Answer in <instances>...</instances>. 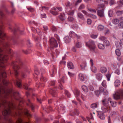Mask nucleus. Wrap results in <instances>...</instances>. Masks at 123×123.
<instances>
[{"label":"nucleus","instance_id":"f257e3e1","mask_svg":"<svg viewBox=\"0 0 123 123\" xmlns=\"http://www.w3.org/2000/svg\"><path fill=\"white\" fill-rule=\"evenodd\" d=\"M1 88H0V93H2L4 92L5 95H7L9 93L11 95L14 94V92H13L12 90H9L6 91L2 90ZM1 102L3 105L5 106V108L2 112V115L4 116H7L10 113V109L11 108H15V106L12 104L11 102H8L6 100L0 101V107L1 104Z\"/></svg>","mask_w":123,"mask_h":123},{"label":"nucleus","instance_id":"f03ea898","mask_svg":"<svg viewBox=\"0 0 123 123\" xmlns=\"http://www.w3.org/2000/svg\"><path fill=\"white\" fill-rule=\"evenodd\" d=\"M102 101L103 104L107 107L109 106L110 104L113 107H115L116 106V102L114 103L111 101V99L110 98H109L108 100H107L106 99H105L103 100Z\"/></svg>","mask_w":123,"mask_h":123},{"label":"nucleus","instance_id":"7ed1b4c3","mask_svg":"<svg viewBox=\"0 0 123 123\" xmlns=\"http://www.w3.org/2000/svg\"><path fill=\"white\" fill-rule=\"evenodd\" d=\"M86 46L89 47L91 50H94L96 47L94 42L92 40H90L86 42Z\"/></svg>","mask_w":123,"mask_h":123},{"label":"nucleus","instance_id":"20e7f679","mask_svg":"<svg viewBox=\"0 0 123 123\" xmlns=\"http://www.w3.org/2000/svg\"><path fill=\"white\" fill-rule=\"evenodd\" d=\"M7 59L6 55H4L0 53V66L3 68L4 67V63Z\"/></svg>","mask_w":123,"mask_h":123},{"label":"nucleus","instance_id":"39448f33","mask_svg":"<svg viewBox=\"0 0 123 123\" xmlns=\"http://www.w3.org/2000/svg\"><path fill=\"white\" fill-rule=\"evenodd\" d=\"M22 62L21 61L20 62L18 63H17L15 62H13L12 64V66L13 67V68L14 69L15 71V74L16 76H17V75L18 73L16 69L17 68H18L19 67H18L17 65H18V66H21L23 64Z\"/></svg>","mask_w":123,"mask_h":123},{"label":"nucleus","instance_id":"423d86ee","mask_svg":"<svg viewBox=\"0 0 123 123\" xmlns=\"http://www.w3.org/2000/svg\"><path fill=\"white\" fill-rule=\"evenodd\" d=\"M120 95L123 96V90L120 89L118 92H116L113 95L114 98L116 100L119 99L120 97Z\"/></svg>","mask_w":123,"mask_h":123},{"label":"nucleus","instance_id":"0eeeda50","mask_svg":"<svg viewBox=\"0 0 123 123\" xmlns=\"http://www.w3.org/2000/svg\"><path fill=\"white\" fill-rule=\"evenodd\" d=\"M50 48L51 49L54 47H56L58 45L55 39L54 38H52L49 41Z\"/></svg>","mask_w":123,"mask_h":123},{"label":"nucleus","instance_id":"6e6552de","mask_svg":"<svg viewBox=\"0 0 123 123\" xmlns=\"http://www.w3.org/2000/svg\"><path fill=\"white\" fill-rule=\"evenodd\" d=\"M3 47L5 48H7V52L8 53H11V50L9 48V45L8 43H5L3 44Z\"/></svg>","mask_w":123,"mask_h":123},{"label":"nucleus","instance_id":"1a4fd4ad","mask_svg":"<svg viewBox=\"0 0 123 123\" xmlns=\"http://www.w3.org/2000/svg\"><path fill=\"white\" fill-rule=\"evenodd\" d=\"M98 117L101 119L103 120L105 118L104 115L103 113L100 111L98 112Z\"/></svg>","mask_w":123,"mask_h":123},{"label":"nucleus","instance_id":"9d476101","mask_svg":"<svg viewBox=\"0 0 123 123\" xmlns=\"http://www.w3.org/2000/svg\"><path fill=\"white\" fill-rule=\"evenodd\" d=\"M104 10H98L97 12L98 15L100 17H103L104 16Z\"/></svg>","mask_w":123,"mask_h":123},{"label":"nucleus","instance_id":"9b49d317","mask_svg":"<svg viewBox=\"0 0 123 123\" xmlns=\"http://www.w3.org/2000/svg\"><path fill=\"white\" fill-rule=\"evenodd\" d=\"M98 47L99 49H104L105 48V46L104 44L101 43H99L98 44Z\"/></svg>","mask_w":123,"mask_h":123},{"label":"nucleus","instance_id":"f8f14e48","mask_svg":"<svg viewBox=\"0 0 123 123\" xmlns=\"http://www.w3.org/2000/svg\"><path fill=\"white\" fill-rule=\"evenodd\" d=\"M68 67L70 69H73L74 67L73 64L71 62H69L68 64Z\"/></svg>","mask_w":123,"mask_h":123},{"label":"nucleus","instance_id":"ddd939ff","mask_svg":"<svg viewBox=\"0 0 123 123\" xmlns=\"http://www.w3.org/2000/svg\"><path fill=\"white\" fill-rule=\"evenodd\" d=\"M79 78L80 80L82 81L84 80V78L83 75L81 73H80L79 75Z\"/></svg>","mask_w":123,"mask_h":123},{"label":"nucleus","instance_id":"4468645a","mask_svg":"<svg viewBox=\"0 0 123 123\" xmlns=\"http://www.w3.org/2000/svg\"><path fill=\"white\" fill-rule=\"evenodd\" d=\"M115 44L116 47L118 48H120L122 46V44L121 42H119L118 41H116L115 42Z\"/></svg>","mask_w":123,"mask_h":123},{"label":"nucleus","instance_id":"2eb2a0df","mask_svg":"<svg viewBox=\"0 0 123 123\" xmlns=\"http://www.w3.org/2000/svg\"><path fill=\"white\" fill-rule=\"evenodd\" d=\"M5 34L2 33L1 31V28L0 27V38L3 39V37L5 36Z\"/></svg>","mask_w":123,"mask_h":123},{"label":"nucleus","instance_id":"dca6fc26","mask_svg":"<svg viewBox=\"0 0 123 123\" xmlns=\"http://www.w3.org/2000/svg\"><path fill=\"white\" fill-rule=\"evenodd\" d=\"M120 84V81L118 80H116L114 82V84L115 87H117L119 86Z\"/></svg>","mask_w":123,"mask_h":123},{"label":"nucleus","instance_id":"f3484780","mask_svg":"<svg viewBox=\"0 0 123 123\" xmlns=\"http://www.w3.org/2000/svg\"><path fill=\"white\" fill-rule=\"evenodd\" d=\"M64 40L65 42L67 43H68L70 41V39L68 36H66L64 37Z\"/></svg>","mask_w":123,"mask_h":123},{"label":"nucleus","instance_id":"a211bd4d","mask_svg":"<svg viewBox=\"0 0 123 123\" xmlns=\"http://www.w3.org/2000/svg\"><path fill=\"white\" fill-rule=\"evenodd\" d=\"M82 90L85 92H87L88 91V88L87 87L83 85L82 86Z\"/></svg>","mask_w":123,"mask_h":123},{"label":"nucleus","instance_id":"6ab92c4d","mask_svg":"<svg viewBox=\"0 0 123 123\" xmlns=\"http://www.w3.org/2000/svg\"><path fill=\"white\" fill-rule=\"evenodd\" d=\"M99 39L100 40L103 41L104 42L107 39V38L104 36H100Z\"/></svg>","mask_w":123,"mask_h":123},{"label":"nucleus","instance_id":"aec40b11","mask_svg":"<svg viewBox=\"0 0 123 123\" xmlns=\"http://www.w3.org/2000/svg\"><path fill=\"white\" fill-rule=\"evenodd\" d=\"M100 70L102 73H104L106 72L107 69L105 67H102L101 68Z\"/></svg>","mask_w":123,"mask_h":123},{"label":"nucleus","instance_id":"412c9836","mask_svg":"<svg viewBox=\"0 0 123 123\" xmlns=\"http://www.w3.org/2000/svg\"><path fill=\"white\" fill-rule=\"evenodd\" d=\"M24 113L28 117H30L31 116V115L29 113L27 109H25L24 111Z\"/></svg>","mask_w":123,"mask_h":123},{"label":"nucleus","instance_id":"4be33fe9","mask_svg":"<svg viewBox=\"0 0 123 123\" xmlns=\"http://www.w3.org/2000/svg\"><path fill=\"white\" fill-rule=\"evenodd\" d=\"M119 20L117 19H114L112 20V22L115 24H117L118 23Z\"/></svg>","mask_w":123,"mask_h":123},{"label":"nucleus","instance_id":"5701e85b","mask_svg":"<svg viewBox=\"0 0 123 123\" xmlns=\"http://www.w3.org/2000/svg\"><path fill=\"white\" fill-rule=\"evenodd\" d=\"M98 30L101 31L104 28V26L102 25H100L98 26Z\"/></svg>","mask_w":123,"mask_h":123},{"label":"nucleus","instance_id":"b1692460","mask_svg":"<svg viewBox=\"0 0 123 123\" xmlns=\"http://www.w3.org/2000/svg\"><path fill=\"white\" fill-rule=\"evenodd\" d=\"M88 10L89 12L92 13H96V11L95 10L91 8L88 9Z\"/></svg>","mask_w":123,"mask_h":123},{"label":"nucleus","instance_id":"393cba45","mask_svg":"<svg viewBox=\"0 0 123 123\" xmlns=\"http://www.w3.org/2000/svg\"><path fill=\"white\" fill-rule=\"evenodd\" d=\"M116 54L118 56H120L121 55V52L119 50L117 49L116 50Z\"/></svg>","mask_w":123,"mask_h":123},{"label":"nucleus","instance_id":"a878e982","mask_svg":"<svg viewBox=\"0 0 123 123\" xmlns=\"http://www.w3.org/2000/svg\"><path fill=\"white\" fill-rule=\"evenodd\" d=\"M108 13L109 17H111L112 16L113 14V12L112 10H110L108 11Z\"/></svg>","mask_w":123,"mask_h":123},{"label":"nucleus","instance_id":"bb28decb","mask_svg":"<svg viewBox=\"0 0 123 123\" xmlns=\"http://www.w3.org/2000/svg\"><path fill=\"white\" fill-rule=\"evenodd\" d=\"M70 36L71 37H74L76 36V34L73 32H71L69 33Z\"/></svg>","mask_w":123,"mask_h":123},{"label":"nucleus","instance_id":"cd10ccee","mask_svg":"<svg viewBox=\"0 0 123 123\" xmlns=\"http://www.w3.org/2000/svg\"><path fill=\"white\" fill-rule=\"evenodd\" d=\"M16 84L18 87H20L21 86V80H20L17 81Z\"/></svg>","mask_w":123,"mask_h":123},{"label":"nucleus","instance_id":"c85d7f7f","mask_svg":"<svg viewBox=\"0 0 123 123\" xmlns=\"http://www.w3.org/2000/svg\"><path fill=\"white\" fill-rule=\"evenodd\" d=\"M91 106L92 108L94 109L97 108V105L96 103H93L91 104Z\"/></svg>","mask_w":123,"mask_h":123},{"label":"nucleus","instance_id":"c756f323","mask_svg":"<svg viewBox=\"0 0 123 123\" xmlns=\"http://www.w3.org/2000/svg\"><path fill=\"white\" fill-rule=\"evenodd\" d=\"M64 16L65 15L64 14H61V16L59 17V18L61 20L63 21L65 19Z\"/></svg>","mask_w":123,"mask_h":123},{"label":"nucleus","instance_id":"7c9ffc66","mask_svg":"<svg viewBox=\"0 0 123 123\" xmlns=\"http://www.w3.org/2000/svg\"><path fill=\"white\" fill-rule=\"evenodd\" d=\"M104 34L105 35H107L109 34L110 32L109 30L107 29H105L104 31Z\"/></svg>","mask_w":123,"mask_h":123},{"label":"nucleus","instance_id":"2f4dec72","mask_svg":"<svg viewBox=\"0 0 123 123\" xmlns=\"http://www.w3.org/2000/svg\"><path fill=\"white\" fill-rule=\"evenodd\" d=\"M16 123H24L22 121V120L20 118H19L16 121Z\"/></svg>","mask_w":123,"mask_h":123},{"label":"nucleus","instance_id":"473e14b6","mask_svg":"<svg viewBox=\"0 0 123 123\" xmlns=\"http://www.w3.org/2000/svg\"><path fill=\"white\" fill-rule=\"evenodd\" d=\"M117 14L118 15H120L122 14L123 13V11H118L116 12Z\"/></svg>","mask_w":123,"mask_h":123},{"label":"nucleus","instance_id":"72a5a7b5","mask_svg":"<svg viewBox=\"0 0 123 123\" xmlns=\"http://www.w3.org/2000/svg\"><path fill=\"white\" fill-rule=\"evenodd\" d=\"M104 43V44L106 45V46H109L110 44L109 42L107 40V39L105 41Z\"/></svg>","mask_w":123,"mask_h":123},{"label":"nucleus","instance_id":"f704fd0d","mask_svg":"<svg viewBox=\"0 0 123 123\" xmlns=\"http://www.w3.org/2000/svg\"><path fill=\"white\" fill-rule=\"evenodd\" d=\"M115 73L118 75H119L120 74V71L119 68H118L116 69L115 71Z\"/></svg>","mask_w":123,"mask_h":123},{"label":"nucleus","instance_id":"c9c22d12","mask_svg":"<svg viewBox=\"0 0 123 123\" xmlns=\"http://www.w3.org/2000/svg\"><path fill=\"white\" fill-rule=\"evenodd\" d=\"M68 19L69 21L70 22L73 21L74 20V18L71 17H69L68 18Z\"/></svg>","mask_w":123,"mask_h":123},{"label":"nucleus","instance_id":"e433bc0d","mask_svg":"<svg viewBox=\"0 0 123 123\" xmlns=\"http://www.w3.org/2000/svg\"><path fill=\"white\" fill-rule=\"evenodd\" d=\"M76 47L78 48H80L81 46V43L79 42H77L76 44Z\"/></svg>","mask_w":123,"mask_h":123},{"label":"nucleus","instance_id":"4c0bfd02","mask_svg":"<svg viewBox=\"0 0 123 123\" xmlns=\"http://www.w3.org/2000/svg\"><path fill=\"white\" fill-rule=\"evenodd\" d=\"M91 69L92 71L94 72H95L97 70L96 68L94 66H92Z\"/></svg>","mask_w":123,"mask_h":123},{"label":"nucleus","instance_id":"58836bf2","mask_svg":"<svg viewBox=\"0 0 123 123\" xmlns=\"http://www.w3.org/2000/svg\"><path fill=\"white\" fill-rule=\"evenodd\" d=\"M50 12L53 15H55L58 14V13L56 12H54L52 11H50Z\"/></svg>","mask_w":123,"mask_h":123},{"label":"nucleus","instance_id":"ea45409f","mask_svg":"<svg viewBox=\"0 0 123 123\" xmlns=\"http://www.w3.org/2000/svg\"><path fill=\"white\" fill-rule=\"evenodd\" d=\"M87 23L88 25H91L92 23L91 20L89 19H88L87 21Z\"/></svg>","mask_w":123,"mask_h":123},{"label":"nucleus","instance_id":"a19ab883","mask_svg":"<svg viewBox=\"0 0 123 123\" xmlns=\"http://www.w3.org/2000/svg\"><path fill=\"white\" fill-rule=\"evenodd\" d=\"M85 7V6L83 4L81 5L80 6L79 8V10H80L82 9H84Z\"/></svg>","mask_w":123,"mask_h":123},{"label":"nucleus","instance_id":"79ce46f5","mask_svg":"<svg viewBox=\"0 0 123 123\" xmlns=\"http://www.w3.org/2000/svg\"><path fill=\"white\" fill-rule=\"evenodd\" d=\"M119 26L120 28H123V22H120L119 24Z\"/></svg>","mask_w":123,"mask_h":123},{"label":"nucleus","instance_id":"37998d69","mask_svg":"<svg viewBox=\"0 0 123 123\" xmlns=\"http://www.w3.org/2000/svg\"><path fill=\"white\" fill-rule=\"evenodd\" d=\"M104 90L103 87H100L99 88V91L100 92H103L104 91Z\"/></svg>","mask_w":123,"mask_h":123},{"label":"nucleus","instance_id":"c03bdc74","mask_svg":"<svg viewBox=\"0 0 123 123\" xmlns=\"http://www.w3.org/2000/svg\"><path fill=\"white\" fill-rule=\"evenodd\" d=\"M65 93L66 95L68 97H69L70 96V93L67 91H66L65 92Z\"/></svg>","mask_w":123,"mask_h":123},{"label":"nucleus","instance_id":"a18cd8bd","mask_svg":"<svg viewBox=\"0 0 123 123\" xmlns=\"http://www.w3.org/2000/svg\"><path fill=\"white\" fill-rule=\"evenodd\" d=\"M71 5V4L69 2H68L65 4V5L67 7H69Z\"/></svg>","mask_w":123,"mask_h":123},{"label":"nucleus","instance_id":"49530a36","mask_svg":"<svg viewBox=\"0 0 123 123\" xmlns=\"http://www.w3.org/2000/svg\"><path fill=\"white\" fill-rule=\"evenodd\" d=\"M100 93V92L99 91H96L95 92L97 96H99Z\"/></svg>","mask_w":123,"mask_h":123},{"label":"nucleus","instance_id":"de8ad7c7","mask_svg":"<svg viewBox=\"0 0 123 123\" xmlns=\"http://www.w3.org/2000/svg\"><path fill=\"white\" fill-rule=\"evenodd\" d=\"M102 86L104 87H105L106 86V82L105 81H104L102 84Z\"/></svg>","mask_w":123,"mask_h":123},{"label":"nucleus","instance_id":"09e8293b","mask_svg":"<svg viewBox=\"0 0 123 123\" xmlns=\"http://www.w3.org/2000/svg\"><path fill=\"white\" fill-rule=\"evenodd\" d=\"M89 88L90 90L92 91H93L94 90V88L93 86L90 85L89 87Z\"/></svg>","mask_w":123,"mask_h":123},{"label":"nucleus","instance_id":"8fccbe9b","mask_svg":"<svg viewBox=\"0 0 123 123\" xmlns=\"http://www.w3.org/2000/svg\"><path fill=\"white\" fill-rule=\"evenodd\" d=\"M115 3L114 0H111L110 2V4L111 5L114 4Z\"/></svg>","mask_w":123,"mask_h":123},{"label":"nucleus","instance_id":"3c124183","mask_svg":"<svg viewBox=\"0 0 123 123\" xmlns=\"http://www.w3.org/2000/svg\"><path fill=\"white\" fill-rule=\"evenodd\" d=\"M75 92L76 94V96H78L80 93V92L78 90H76V91Z\"/></svg>","mask_w":123,"mask_h":123},{"label":"nucleus","instance_id":"603ef678","mask_svg":"<svg viewBox=\"0 0 123 123\" xmlns=\"http://www.w3.org/2000/svg\"><path fill=\"white\" fill-rule=\"evenodd\" d=\"M110 75L109 74H107L106 75V77L107 79L109 81L110 80Z\"/></svg>","mask_w":123,"mask_h":123},{"label":"nucleus","instance_id":"864d4df0","mask_svg":"<svg viewBox=\"0 0 123 123\" xmlns=\"http://www.w3.org/2000/svg\"><path fill=\"white\" fill-rule=\"evenodd\" d=\"M74 13V11H69V12L68 13V14L69 15H73V14Z\"/></svg>","mask_w":123,"mask_h":123},{"label":"nucleus","instance_id":"5fc2aeb1","mask_svg":"<svg viewBox=\"0 0 123 123\" xmlns=\"http://www.w3.org/2000/svg\"><path fill=\"white\" fill-rule=\"evenodd\" d=\"M78 16L80 18H83V15L80 13H79L78 14Z\"/></svg>","mask_w":123,"mask_h":123},{"label":"nucleus","instance_id":"6e6d98bb","mask_svg":"<svg viewBox=\"0 0 123 123\" xmlns=\"http://www.w3.org/2000/svg\"><path fill=\"white\" fill-rule=\"evenodd\" d=\"M91 37L93 38H95L97 37V36L94 34H92L91 35Z\"/></svg>","mask_w":123,"mask_h":123},{"label":"nucleus","instance_id":"4d7b16f0","mask_svg":"<svg viewBox=\"0 0 123 123\" xmlns=\"http://www.w3.org/2000/svg\"><path fill=\"white\" fill-rule=\"evenodd\" d=\"M103 93L105 95H107L108 93V91L105 90H104V91H103Z\"/></svg>","mask_w":123,"mask_h":123},{"label":"nucleus","instance_id":"13d9d810","mask_svg":"<svg viewBox=\"0 0 123 123\" xmlns=\"http://www.w3.org/2000/svg\"><path fill=\"white\" fill-rule=\"evenodd\" d=\"M68 73L69 75L70 76H73L74 75V74L73 73H72L68 72Z\"/></svg>","mask_w":123,"mask_h":123},{"label":"nucleus","instance_id":"bf43d9fd","mask_svg":"<svg viewBox=\"0 0 123 123\" xmlns=\"http://www.w3.org/2000/svg\"><path fill=\"white\" fill-rule=\"evenodd\" d=\"M6 73L5 72H3L1 74V76L4 77H6Z\"/></svg>","mask_w":123,"mask_h":123},{"label":"nucleus","instance_id":"052dcab7","mask_svg":"<svg viewBox=\"0 0 123 123\" xmlns=\"http://www.w3.org/2000/svg\"><path fill=\"white\" fill-rule=\"evenodd\" d=\"M90 16L94 18H96V16L93 14H91L90 15Z\"/></svg>","mask_w":123,"mask_h":123},{"label":"nucleus","instance_id":"680f3d73","mask_svg":"<svg viewBox=\"0 0 123 123\" xmlns=\"http://www.w3.org/2000/svg\"><path fill=\"white\" fill-rule=\"evenodd\" d=\"M120 6H119V7H120L121 6H122L123 5V0H122V1H120Z\"/></svg>","mask_w":123,"mask_h":123},{"label":"nucleus","instance_id":"e2e57ef3","mask_svg":"<svg viewBox=\"0 0 123 123\" xmlns=\"http://www.w3.org/2000/svg\"><path fill=\"white\" fill-rule=\"evenodd\" d=\"M28 9L31 12H32L34 11V9L31 8H28Z\"/></svg>","mask_w":123,"mask_h":123},{"label":"nucleus","instance_id":"0e129e2a","mask_svg":"<svg viewBox=\"0 0 123 123\" xmlns=\"http://www.w3.org/2000/svg\"><path fill=\"white\" fill-rule=\"evenodd\" d=\"M50 92L51 93L52 95L53 96L54 95L56 94V93H54V92L52 90H51Z\"/></svg>","mask_w":123,"mask_h":123},{"label":"nucleus","instance_id":"69168bd1","mask_svg":"<svg viewBox=\"0 0 123 123\" xmlns=\"http://www.w3.org/2000/svg\"><path fill=\"white\" fill-rule=\"evenodd\" d=\"M119 20L121 22H123V17H122L120 18Z\"/></svg>","mask_w":123,"mask_h":123},{"label":"nucleus","instance_id":"338daca9","mask_svg":"<svg viewBox=\"0 0 123 123\" xmlns=\"http://www.w3.org/2000/svg\"><path fill=\"white\" fill-rule=\"evenodd\" d=\"M52 30L53 31H55L57 30L56 28L55 27H53L52 28Z\"/></svg>","mask_w":123,"mask_h":123},{"label":"nucleus","instance_id":"774afa93","mask_svg":"<svg viewBox=\"0 0 123 123\" xmlns=\"http://www.w3.org/2000/svg\"><path fill=\"white\" fill-rule=\"evenodd\" d=\"M3 82L4 84H6L7 83V82L5 80H3Z\"/></svg>","mask_w":123,"mask_h":123}]
</instances>
